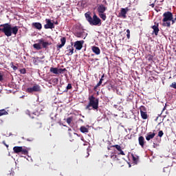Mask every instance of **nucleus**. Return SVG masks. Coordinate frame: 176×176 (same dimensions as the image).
<instances>
[{
    "label": "nucleus",
    "mask_w": 176,
    "mask_h": 176,
    "mask_svg": "<svg viewBox=\"0 0 176 176\" xmlns=\"http://www.w3.org/2000/svg\"><path fill=\"white\" fill-rule=\"evenodd\" d=\"M46 24L44 25L45 30H53L55 28L54 23L49 19H45Z\"/></svg>",
    "instance_id": "nucleus-7"
},
{
    "label": "nucleus",
    "mask_w": 176,
    "mask_h": 176,
    "mask_svg": "<svg viewBox=\"0 0 176 176\" xmlns=\"http://www.w3.org/2000/svg\"><path fill=\"white\" fill-rule=\"evenodd\" d=\"M109 87H111V89H113V87H115V85H113L112 84H109Z\"/></svg>",
    "instance_id": "nucleus-42"
},
{
    "label": "nucleus",
    "mask_w": 176,
    "mask_h": 176,
    "mask_svg": "<svg viewBox=\"0 0 176 176\" xmlns=\"http://www.w3.org/2000/svg\"><path fill=\"white\" fill-rule=\"evenodd\" d=\"M140 115L142 117V119L144 120H146L148 119V113H146V108L145 107L142 106L140 107Z\"/></svg>",
    "instance_id": "nucleus-8"
},
{
    "label": "nucleus",
    "mask_w": 176,
    "mask_h": 176,
    "mask_svg": "<svg viewBox=\"0 0 176 176\" xmlns=\"http://www.w3.org/2000/svg\"><path fill=\"white\" fill-rule=\"evenodd\" d=\"M14 153H20L22 155H28V150L27 148H23V146H14L13 148Z\"/></svg>",
    "instance_id": "nucleus-6"
},
{
    "label": "nucleus",
    "mask_w": 176,
    "mask_h": 176,
    "mask_svg": "<svg viewBox=\"0 0 176 176\" xmlns=\"http://www.w3.org/2000/svg\"><path fill=\"white\" fill-rule=\"evenodd\" d=\"M80 122H83V120H82V119H80Z\"/></svg>",
    "instance_id": "nucleus-52"
},
{
    "label": "nucleus",
    "mask_w": 176,
    "mask_h": 176,
    "mask_svg": "<svg viewBox=\"0 0 176 176\" xmlns=\"http://www.w3.org/2000/svg\"><path fill=\"white\" fill-rule=\"evenodd\" d=\"M20 72L21 74H27V70L25 69V68H23L20 70Z\"/></svg>",
    "instance_id": "nucleus-38"
},
{
    "label": "nucleus",
    "mask_w": 176,
    "mask_h": 176,
    "mask_svg": "<svg viewBox=\"0 0 176 176\" xmlns=\"http://www.w3.org/2000/svg\"><path fill=\"white\" fill-rule=\"evenodd\" d=\"M75 36L77 38H83L85 36V31L81 30L74 33Z\"/></svg>",
    "instance_id": "nucleus-19"
},
{
    "label": "nucleus",
    "mask_w": 176,
    "mask_h": 176,
    "mask_svg": "<svg viewBox=\"0 0 176 176\" xmlns=\"http://www.w3.org/2000/svg\"><path fill=\"white\" fill-rule=\"evenodd\" d=\"M172 25L175 24V20H174V16L172 17V19L170 20Z\"/></svg>",
    "instance_id": "nucleus-40"
},
{
    "label": "nucleus",
    "mask_w": 176,
    "mask_h": 176,
    "mask_svg": "<svg viewBox=\"0 0 176 176\" xmlns=\"http://www.w3.org/2000/svg\"><path fill=\"white\" fill-rule=\"evenodd\" d=\"M163 1H164V0H161V2H163Z\"/></svg>",
    "instance_id": "nucleus-55"
},
{
    "label": "nucleus",
    "mask_w": 176,
    "mask_h": 176,
    "mask_svg": "<svg viewBox=\"0 0 176 176\" xmlns=\"http://www.w3.org/2000/svg\"><path fill=\"white\" fill-rule=\"evenodd\" d=\"M163 27H168L170 28L171 27V20H173V15L170 11H166L163 14Z\"/></svg>",
    "instance_id": "nucleus-4"
},
{
    "label": "nucleus",
    "mask_w": 176,
    "mask_h": 176,
    "mask_svg": "<svg viewBox=\"0 0 176 176\" xmlns=\"http://www.w3.org/2000/svg\"><path fill=\"white\" fill-rule=\"evenodd\" d=\"M68 130L69 131H72V129H71V128H69Z\"/></svg>",
    "instance_id": "nucleus-47"
},
{
    "label": "nucleus",
    "mask_w": 176,
    "mask_h": 176,
    "mask_svg": "<svg viewBox=\"0 0 176 176\" xmlns=\"http://www.w3.org/2000/svg\"><path fill=\"white\" fill-rule=\"evenodd\" d=\"M126 38L127 39H130V30L127 29L126 30Z\"/></svg>",
    "instance_id": "nucleus-34"
},
{
    "label": "nucleus",
    "mask_w": 176,
    "mask_h": 176,
    "mask_svg": "<svg viewBox=\"0 0 176 176\" xmlns=\"http://www.w3.org/2000/svg\"><path fill=\"white\" fill-rule=\"evenodd\" d=\"M54 23V25L55 24V25H58V21H56L54 22H52Z\"/></svg>",
    "instance_id": "nucleus-41"
},
{
    "label": "nucleus",
    "mask_w": 176,
    "mask_h": 176,
    "mask_svg": "<svg viewBox=\"0 0 176 176\" xmlns=\"http://www.w3.org/2000/svg\"><path fill=\"white\" fill-rule=\"evenodd\" d=\"M60 42H61V44L56 45V49H57V50H60V49H61V47H63V46L65 45V43H66V42H67V38H65V37H62V38H60Z\"/></svg>",
    "instance_id": "nucleus-14"
},
{
    "label": "nucleus",
    "mask_w": 176,
    "mask_h": 176,
    "mask_svg": "<svg viewBox=\"0 0 176 176\" xmlns=\"http://www.w3.org/2000/svg\"><path fill=\"white\" fill-rule=\"evenodd\" d=\"M153 6H155V4H152V7L153 8Z\"/></svg>",
    "instance_id": "nucleus-53"
},
{
    "label": "nucleus",
    "mask_w": 176,
    "mask_h": 176,
    "mask_svg": "<svg viewBox=\"0 0 176 176\" xmlns=\"http://www.w3.org/2000/svg\"><path fill=\"white\" fill-rule=\"evenodd\" d=\"M27 112H28V113H30V111H28Z\"/></svg>",
    "instance_id": "nucleus-54"
},
{
    "label": "nucleus",
    "mask_w": 176,
    "mask_h": 176,
    "mask_svg": "<svg viewBox=\"0 0 176 176\" xmlns=\"http://www.w3.org/2000/svg\"><path fill=\"white\" fill-rule=\"evenodd\" d=\"M111 148H116L118 152V155H122V156H124L126 154L124 153V151H122V146L119 144L113 145L111 146Z\"/></svg>",
    "instance_id": "nucleus-12"
},
{
    "label": "nucleus",
    "mask_w": 176,
    "mask_h": 176,
    "mask_svg": "<svg viewBox=\"0 0 176 176\" xmlns=\"http://www.w3.org/2000/svg\"><path fill=\"white\" fill-rule=\"evenodd\" d=\"M138 142L139 145H140L142 148H144L145 145V138H144V136H140L138 138Z\"/></svg>",
    "instance_id": "nucleus-18"
},
{
    "label": "nucleus",
    "mask_w": 176,
    "mask_h": 176,
    "mask_svg": "<svg viewBox=\"0 0 176 176\" xmlns=\"http://www.w3.org/2000/svg\"><path fill=\"white\" fill-rule=\"evenodd\" d=\"M86 20L90 24V25H101V19L97 16V14H94L93 17L90 16V12H86L85 14Z\"/></svg>",
    "instance_id": "nucleus-2"
},
{
    "label": "nucleus",
    "mask_w": 176,
    "mask_h": 176,
    "mask_svg": "<svg viewBox=\"0 0 176 176\" xmlns=\"http://www.w3.org/2000/svg\"><path fill=\"white\" fill-rule=\"evenodd\" d=\"M52 82L54 85H58V78H53V79L52 80Z\"/></svg>",
    "instance_id": "nucleus-32"
},
{
    "label": "nucleus",
    "mask_w": 176,
    "mask_h": 176,
    "mask_svg": "<svg viewBox=\"0 0 176 176\" xmlns=\"http://www.w3.org/2000/svg\"><path fill=\"white\" fill-rule=\"evenodd\" d=\"M74 118L73 117H69L67 118V123L69 124H71V122H72Z\"/></svg>",
    "instance_id": "nucleus-31"
},
{
    "label": "nucleus",
    "mask_w": 176,
    "mask_h": 176,
    "mask_svg": "<svg viewBox=\"0 0 176 176\" xmlns=\"http://www.w3.org/2000/svg\"><path fill=\"white\" fill-rule=\"evenodd\" d=\"M131 156L134 163H136V164L138 163V159H139L138 156L137 155L135 156L134 154H131Z\"/></svg>",
    "instance_id": "nucleus-27"
},
{
    "label": "nucleus",
    "mask_w": 176,
    "mask_h": 176,
    "mask_svg": "<svg viewBox=\"0 0 176 176\" xmlns=\"http://www.w3.org/2000/svg\"><path fill=\"white\" fill-rule=\"evenodd\" d=\"M71 89H72V84L69 83L65 90V92L67 93V91H68V90H71Z\"/></svg>",
    "instance_id": "nucleus-30"
},
{
    "label": "nucleus",
    "mask_w": 176,
    "mask_h": 176,
    "mask_svg": "<svg viewBox=\"0 0 176 176\" xmlns=\"http://www.w3.org/2000/svg\"><path fill=\"white\" fill-rule=\"evenodd\" d=\"M173 20H175V21H176V17H175V18H173Z\"/></svg>",
    "instance_id": "nucleus-51"
},
{
    "label": "nucleus",
    "mask_w": 176,
    "mask_h": 176,
    "mask_svg": "<svg viewBox=\"0 0 176 176\" xmlns=\"http://www.w3.org/2000/svg\"><path fill=\"white\" fill-rule=\"evenodd\" d=\"M50 72L55 74V75H58V68L56 67H50Z\"/></svg>",
    "instance_id": "nucleus-23"
},
{
    "label": "nucleus",
    "mask_w": 176,
    "mask_h": 176,
    "mask_svg": "<svg viewBox=\"0 0 176 176\" xmlns=\"http://www.w3.org/2000/svg\"><path fill=\"white\" fill-rule=\"evenodd\" d=\"M65 53L67 56H72L74 54V44L72 43L71 45H67L66 47Z\"/></svg>",
    "instance_id": "nucleus-9"
},
{
    "label": "nucleus",
    "mask_w": 176,
    "mask_h": 176,
    "mask_svg": "<svg viewBox=\"0 0 176 176\" xmlns=\"http://www.w3.org/2000/svg\"><path fill=\"white\" fill-rule=\"evenodd\" d=\"M154 57H155V56H153V55L148 54L146 56V58H147L148 61H153Z\"/></svg>",
    "instance_id": "nucleus-28"
},
{
    "label": "nucleus",
    "mask_w": 176,
    "mask_h": 176,
    "mask_svg": "<svg viewBox=\"0 0 176 176\" xmlns=\"http://www.w3.org/2000/svg\"><path fill=\"white\" fill-rule=\"evenodd\" d=\"M3 144L6 146V148H9V145L6 144V143H5V142H3Z\"/></svg>",
    "instance_id": "nucleus-43"
},
{
    "label": "nucleus",
    "mask_w": 176,
    "mask_h": 176,
    "mask_svg": "<svg viewBox=\"0 0 176 176\" xmlns=\"http://www.w3.org/2000/svg\"><path fill=\"white\" fill-rule=\"evenodd\" d=\"M32 27H33V28H36V30H38V31H41V30H42V23L39 22H34L32 23Z\"/></svg>",
    "instance_id": "nucleus-15"
},
{
    "label": "nucleus",
    "mask_w": 176,
    "mask_h": 176,
    "mask_svg": "<svg viewBox=\"0 0 176 176\" xmlns=\"http://www.w3.org/2000/svg\"><path fill=\"white\" fill-rule=\"evenodd\" d=\"M129 8H122L120 11V16L123 17L124 19H126V14H127V12H129Z\"/></svg>",
    "instance_id": "nucleus-17"
},
{
    "label": "nucleus",
    "mask_w": 176,
    "mask_h": 176,
    "mask_svg": "<svg viewBox=\"0 0 176 176\" xmlns=\"http://www.w3.org/2000/svg\"><path fill=\"white\" fill-rule=\"evenodd\" d=\"M103 2H104V3L107 4V1L106 0H104Z\"/></svg>",
    "instance_id": "nucleus-48"
},
{
    "label": "nucleus",
    "mask_w": 176,
    "mask_h": 176,
    "mask_svg": "<svg viewBox=\"0 0 176 176\" xmlns=\"http://www.w3.org/2000/svg\"><path fill=\"white\" fill-rule=\"evenodd\" d=\"M0 32H3L6 36H12V35H17L19 32V26L12 27L9 23H4L0 25Z\"/></svg>",
    "instance_id": "nucleus-1"
},
{
    "label": "nucleus",
    "mask_w": 176,
    "mask_h": 176,
    "mask_svg": "<svg viewBox=\"0 0 176 176\" xmlns=\"http://www.w3.org/2000/svg\"><path fill=\"white\" fill-rule=\"evenodd\" d=\"M106 10H107V7L104 6V4H100L99 6H98L97 11L98 14L105 13Z\"/></svg>",
    "instance_id": "nucleus-13"
},
{
    "label": "nucleus",
    "mask_w": 176,
    "mask_h": 176,
    "mask_svg": "<svg viewBox=\"0 0 176 176\" xmlns=\"http://www.w3.org/2000/svg\"><path fill=\"white\" fill-rule=\"evenodd\" d=\"M34 60H39V57L36 56V58H34Z\"/></svg>",
    "instance_id": "nucleus-44"
},
{
    "label": "nucleus",
    "mask_w": 176,
    "mask_h": 176,
    "mask_svg": "<svg viewBox=\"0 0 176 176\" xmlns=\"http://www.w3.org/2000/svg\"><path fill=\"white\" fill-rule=\"evenodd\" d=\"M2 80H3V75L0 72V81L2 82Z\"/></svg>",
    "instance_id": "nucleus-39"
},
{
    "label": "nucleus",
    "mask_w": 176,
    "mask_h": 176,
    "mask_svg": "<svg viewBox=\"0 0 176 176\" xmlns=\"http://www.w3.org/2000/svg\"><path fill=\"white\" fill-rule=\"evenodd\" d=\"M166 109V107H164L162 109V111H164Z\"/></svg>",
    "instance_id": "nucleus-46"
},
{
    "label": "nucleus",
    "mask_w": 176,
    "mask_h": 176,
    "mask_svg": "<svg viewBox=\"0 0 176 176\" xmlns=\"http://www.w3.org/2000/svg\"><path fill=\"white\" fill-rule=\"evenodd\" d=\"M83 43H85L84 41H77L74 43V47L76 49V50H82Z\"/></svg>",
    "instance_id": "nucleus-10"
},
{
    "label": "nucleus",
    "mask_w": 176,
    "mask_h": 176,
    "mask_svg": "<svg viewBox=\"0 0 176 176\" xmlns=\"http://www.w3.org/2000/svg\"><path fill=\"white\" fill-rule=\"evenodd\" d=\"M34 63H36V59H34Z\"/></svg>",
    "instance_id": "nucleus-50"
},
{
    "label": "nucleus",
    "mask_w": 176,
    "mask_h": 176,
    "mask_svg": "<svg viewBox=\"0 0 176 176\" xmlns=\"http://www.w3.org/2000/svg\"><path fill=\"white\" fill-rule=\"evenodd\" d=\"M11 68L14 69V71H16L17 69V67L14 66V65H13V63H11Z\"/></svg>",
    "instance_id": "nucleus-36"
},
{
    "label": "nucleus",
    "mask_w": 176,
    "mask_h": 176,
    "mask_svg": "<svg viewBox=\"0 0 176 176\" xmlns=\"http://www.w3.org/2000/svg\"><path fill=\"white\" fill-rule=\"evenodd\" d=\"M34 49H36V50H41L42 49V47L41 46V44L39 43H34L33 45Z\"/></svg>",
    "instance_id": "nucleus-26"
},
{
    "label": "nucleus",
    "mask_w": 176,
    "mask_h": 176,
    "mask_svg": "<svg viewBox=\"0 0 176 176\" xmlns=\"http://www.w3.org/2000/svg\"><path fill=\"white\" fill-rule=\"evenodd\" d=\"M88 100L89 103L86 106L85 109H89V111H90L91 109L90 107H91L92 109H94L95 111H98V98H96V97H94V96L92 95L91 96H89Z\"/></svg>",
    "instance_id": "nucleus-3"
},
{
    "label": "nucleus",
    "mask_w": 176,
    "mask_h": 176,
    "mask_svg": "<svg viewBox=\"0 0 176 176\" xmlns=\"http://www.w3.org/2000/svg\"><path fill=\"white\" fill-rule=\"evenodd\" d=\"M80 131L81 133H89V129H87L85 126H80Z\"/></svg>",
    "instance_id": "nucleus-25"
},
{
    "label": "nucleus",
    "mask_w": 176,
    "mask_h": 176,
    "mask_svg": "<svg viewBox=\"0 0 176 176\" xmlns=\"http://www.w3.org/2000/svg\"><path fill=\"white\" fill-rule=\"evenodd\" d=\"M38 42L39 43L42 44L43 49H47L48 46H50V45H52V43L45 42V41H43V38L38 40Z\"/></svg>",
    "instance_id": "nucleus-16"
},
{
    "label": "nucleus",
    "mask_w": 176,
    "mask_h": 176,
    "mask_svg": "<svg viewBox=\"0 0 176 176\" xmlns=\"http://www.w3.org/2000/svg\"><path fill=\"white\" fill-rule=\"evenodd\" d=\"M64 71H66V69H58V74H63V72H64Z\"/></svg>",
    "instance_id": "nucleus-37"
},
{
    "label": "nucleus",
    "mask_w": 176,
    "mask_h": 176,
    "mask_svg": "<svg viewBox=\"0 0 176 176\" xmlns=\"http://www.w3.org/2000/svg\"><path fill=\"white\" fill-rule=\"evenodd\" d=\"M151 28H152V30H153V34H155V35L156 36H157V35H159V31H160V30H159V23H156V22H155V25H153L151 27Z\"/></svg>",
    "instance_id": "nucleus-11"
},
{
    "label": "nucleus",
    "mask_w": 176,
    "mask_h": 176,
    "mask_svg": "<svg viewBox=\"0 0 176 176\" xmlns=\"http://www.w3.org/2000/svg\"><path fill=\"white\" fill-rule=\"evenodd\" d=\"M29 116H30V118H32V119H34V116H31V114H29Z\"/></svg>",
    "instance_id": "nucleus-45"
},
{
    "label": "nucleus",
    "mask_w": 176,
    "mask_h": 176,
    "mask_svg": "<svg viewBox=\"0 0 176 176\" xmlns=\"http://www.w3.org/2000/svg\"><path fill=\"white\" fill-rule=\"evenodd\" d=\"M25 91L26 93H29V94H32V93H38V91H41V86L37 84H34L33 87H28Z\"/></svg>",
    "instance_id": "nucleus-5"
},
{
    "label": "nucleus",
    "mask_w": 176,
    "mask_h": 176,
    "mask_svg": "<svg viewBox=\"0 0 176 176\" xmlns=\"http://www.w3.org/2000/svg\"><path fill=\"white\" fill-rule=\"evenodd\" d=\"M99 17L103 20V21H105L107 20V14L105 13H99L98 14Z\"/></svg>",
    "instance_id": "nucleus-24"
},
{
    "label": "nucleus",
    "mask_w": 176,
    "mask_h": 176,
    "mask_svg": "<svg viewBox=\"0 0 176 176\" xmlns=\"http://www.w3.org/2000/svg\"><path fill=\"white\" fill-rule=\"evenodd\" d=\"M3 115H8V111L5 109L0 110V116H3Z\"/></svg>",
    "instance_id": "nucleus-29"
},
{
    "label": "nucleus",
    "mask_w": 176,
    "mask_h": 176,
    "mask_svg": "<svg viewBox=\"0 0 176 176\" xmlns=\"http://www.w3.org/2000/svg\"><path fill=\"white\" fill-rule=\"evenodd\" d=\"M111 159H112L113 160H119V159H118V155L115 154L111 155Z\"/></svg>",
    "instance_id": "nucleus-33"
},
{
    "label": "nucleus",
    "mask_w": 176,
    "mask_h": 176,
    "mask_svg": "<svg viewBox=\"0 0 176 176\" xmlns=\"http://www.w3.org/2000/svg\"><path fill=\"white\" fill-rule=\"evenodd\" d=\"M164 135V133H163V131H160L158 132V137L162 138V137H163Z\"/></svg>",
    "instance_id": "nucleus-35"
},
{
    "label": "nucleus",
    "mask_w": 176,
    "mask_h": 176,
    "mask_svg": "<svg viewBox=\"0 0 176 176\" xmlns=\"http://www.w3.org/2000/svg\"><path fill=\"white\" fill-rule=\"evenodd\" d=\"M91 50H92V52L95 53V54H97V56H98V54L101 53V50H100V47L97 46H93Z\"/></svg>",
    "instance_id": "nucleus-21"
},
{
    "label": "nucleus",
    "mask_w": 176,
    "mask_h": 176,
    "mask_svg": "<svg viewBox=\"0 0 176 176\" xmlns=\"http://www.w3.org/2000/svg\"><path fill=\"white\" fill-rule=\"evenodd\" d=\"M105 77V74H102V76H101V78L100 79V81L98 82V83L94 87V90H96V89H97L98 87H100V86H101V85H102V80H104V78Z\"/></svg>",
    "instance_id": "nucleus-22"
},
{
    "label": "nucleus",
    "mask_w": 176,
    "mask_h": 176,
    "mask_svg": "<svg viewBox=\"0 0 176 176\" xmlns=\"http://www.w3.org/2000/svg\"><path fill=\"white\" fill-rule=\"evenodd\" d=\"M155 135H156V133L150 132L146 137V141H151V140H153V138H155Z\"/></svg>",
    "instance_id": "nucleus-20"
},
{
    "label": "nucleus",
    "mask_w": 176,
    "mask_h": 176,
    "mask_svg": "<svg viewBox=\"0 0 176 176\" xmlns=\"http://www.w3.org/2000/svg\"><path fill=\"white\" fill-rule=\"evenodd\" d=\"M91 61H94V58H91Z\"/></svg>",
    "instance_id": "nucleus-49"
}]
</instances>
